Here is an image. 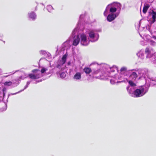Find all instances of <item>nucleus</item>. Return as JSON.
Returning <instances> with one entry per match:
<instances>
[{"label": "nucleus", "instance_id": "obj_1", "mask_svg": "<svg viewBox=\"0 0 156 156\" xmlns=\"http://www.w3.org/2000/svg\"><path fill=\"white\" fill-rule=\"evenodd\" d=\"M128 70L126 67H122L120 69V73L119 75H114L113 76H109L112 77L110 80V83L112 84H114L115 83H120L122 82L123 80L121 81H118V80H122V79L127 80V78H129L130 79L132 80H135L138 77L136 73L133 70ZM123 80V81H124Z\"/></svg>", "mask_w": 156, "mask_h": 156}, {"label": "nucleus", "instance_id": "obj_2", "mask_svg": "<svg viewBox=\"0 0 156 156\" xmlns=\"http://www.w3.org/2000/svg\"><path fill=\"white\" fill-rule=\"evenodd\" d=\"M84 17L83 14L80 15L77 27L73 30L72 32V36L73 37V45L74 46H76L80 41V35H78V32L83 31L84 29L83 25L81 24V20Z\"/></svg>", "mask_w": 156, "mask_h": 156}, {"label": "nucleus", "instance_id": "obj_3", "mask_svg": "<svg viewBox=\"0 0 156 156\" xmlns=\"http://www.w3.org/2000/svg\"><path fill=\"white\" fill-rule=\"evenodd\" d=\"M101 32V28L90 29L88 30L86 33L88 35V39L90 42H95L97 41L99 37L98 32Z\"/></svg>", "mask_w": 156, "mask_h": 156}, {"label": "nucleus", "instance_id": "obj_4", "mask_svg": "<svg viewBox=\"0 0 156 156\" xmlns=\"http://www.w3.org/2000/svg\"><path fill=\"white\" fill-rule=\"evenodd\" d=\"M121 5L119 3L117 2H114L108 5L106 7L105 10L104 12V15L105 16H107L108 12V11L110 13H114L116 12H119L121 10Z\"/></svg>", "mask_w": 156, "mask_h": 156}, {"label": "nucleus", "instance_id": "obj_5", "mask_svg": "<svg viewBox=\"0 0 156 156\" xmlns=\"http://www.w3.org/2000/svg\"><path fill=\"white\" fill-rule=\"evenodd\" d=\"M147 86H141L135 90L129 91V93L131 96L134 97H142L148 91V88Z\"/></svg>", "mask_w": 156, "mask_h": 156}, {"label": "nucleus", "instance_id": "obj_6", "mask_svg": "<svg viewBox=\"0 0 156 156\" xmlns=\"http://www.w3.org/2000/svg\"><path fill=\"white\" fill-rule=\"evenodd\" d=\"M138 73L140 76L139 78H144L145 79L146 81V86H147L148 87H149L150 86L156 85V84H151V81L150 80L149 82H147V80L148 79H151L152 78H156L148 77V70L146 68L142 69H140L138 70Z\"/></svg>", "mask_w": 156, "mask_h": 156}, {"label": "nucleus", "instance_id": "obj_7", "mask_svg": "<svg viewBox=\"0 0 156 156\" xmlns=\"http://www.w3.org/2000/svg\"><path fill=\"white\" fill-rule=\"evenodd\" d=\"M47 70V69L44 68H43L41 71L38 69H34L32 71V73L28 74V76L30 79L33 80L39 79L43 76L42 73H44Z\"/></svg>", "mask_w": 156, "mask_h": 156}, {"label": "nucleus", "instance_id": "obj_8", "mask_svg": "<svg viewBox=\"0 0 156 156\" xmlns=\"http://www.w3.org/2000/svg\"><path fill=\"white\" fill-rule=\"evenodd\" d=\"M94 64L98 66L99 67H102V70L105 71H107L110 73L118 71V67L115 66H113L112 67H111L109 65L105 64H101L99 65L95 63Z\"/></svg>", "mask_w": 156, "mask_h": 156}, {"label": "nucleus", "instance_id": "obj_9", "mask_svg": "<svg viewBox=\"0 0 156 156\" xmlns=\"http://www.w3.org/2000/svg\"><path fill=\"white\" fill-rule=\"evenodd\" d=\"M68 54L67 52L64 55L61 60H59L57 62L56 67L57 68L60 69L61 70H64L66 67L65 63L66 60V58Z\"/></svg>", "mask_w": 156, "mask_h": 156}, {"label": "nucleus", "instance_id": "obj_10", "mask_svg": "<svg viewBox=\"0 0 156 156\" xmlns=\"http://www.w3.org/2000/svg\"><path fill=\"white\" fill-rule=\"evenodd\" d=\"M80 39L81 44L84 46H87L90 41L87 38L86 35L84 33L81 34L80 35Z\"/></svg>", "mask_w": 156, "mask_h": 156}, {"label": "nucleus", "instance_id": "obj_11", "mask_svg": "<svg viewBox=\"0 0 156 156\" xmlns=\"http://www.w3.org/2000/svg\"><path fill=\"white\" fill-rule=\"evenodd\" d=\"M26 77V76H21L18 79H17L14 81H13L12 82L11 81L5 82V83L4 85L5 86H9L11 85L12 84H13L15 85L14 86V87L16 86L19 84L20 83L19 82V81H20L21 79H23Z\"/></svg>", "mask_w": 156, "mask_h": 156}, {"label": "nucleus", "instance_id": "obj_12", "mask_svg": "<svg viewBox=\"0 0 156 156\" xmlns=\"http://www.w3.org/2000/svg\"><path fill=\"white\" fill-rule=\"evenodd\" d=\"M75 73L73 76V80L76 81H80L81 80L82 73L81 72H77V69L76 67L74 70Z\"/></svg>", "mask_w": 156, "mask_h": 156}, {"label": "nucleus", "instance_id": "obj_13", "mask_svg": "<svg viewBox=\"0 0 156 156\" xmlns=\"http://www.w3.org/2000/svg\"><path fill=\"white\" fill-rule=\"evenodd\" d=\"M148 20L152 19L150 22L154 23L156 21V12L153 10H151L148 12Z\"/></svg>", "mask_w": 156, "mask_h": 156}, {"label": "nucleus", "instance_id": "obj_14", "mask_svg": "<svg viewBox=\"0 0 156 156\" xmlns=\"http://www.w3.org/2000/svg\"><path fill=\"white\" fill-rule=\"evenodd\" d=\"M119 14V12H116L115 13H110L107 16V20L108 22H112L114 20Z\"/></svg>", "mask_w": 156, "mask_h": 156}, {"label": "nucleus", "instance_id": "obj_15", "mask_svg": "<svg viewBox=\"0 0 156 156\" xmlns=\"http://www.w3.org/2000/svg\"><path fill=\"white\" fill-rule=\"evenodd\" d=\"M153 23L150 22V25L146 27L147 29L151 34L156 32V24L153 25Z\"/></svg>", "mask_w": 156, "mask_h": 156}, {"label": "nucleus", "instance_id": "obj_16", "mask_svg": "<svg viewBox=\"0 0 156 156\" xmlns=\"http://www.w3.org/2000/svg\"><path fill=\"white\" fill-rule=\"evenodd\" d=\"M145 52L147 58H150L152 56L153 52L151 49L149 47H147L145 49Z\"/></svg>", "mask_w": 156, "mask_h": 156}, {"label": "nucleus", "instance_id": "obj_17", "mask_svg": "<svg viewBox=\"0 0 156 156\" xmlns=\"http://www.w3.org/2000/svg\"><path fill=\"white\" fill-rule=\"evenodd\" d=\"M28 16L29 19L33 21L35 20L37 18V15L36 13L33 11L28 12Z\"/></svg>", "mask_w": 156, "mask_h": 156}, {"label": "nucleus", "instance_id": "obj_18", "mask_svg": "<svg viewBox=\"0 0 156 156\" xmlns=\"http://www.w3.org/2000/svg\"><path fill=\"white\" fill-rule=\"evenodd\" d=\"M129 84L130 86L126 88L128 92L129 90H130V91L133 90L134 89L133 87L136 86L135 83L132 80H129Z\"/></svg>", "mask_w": 156, "mask_h": 156}, {"label": "nucleus", "instance_id": "obj_19", "mask_svg": "<svg viewBox=\"0 0 156 156\" xmlns=\"http://www.w3.org/2000/svg\"><path fill=\"white\" fill-rule=\"evenodd\" d=\"M139 33L140 37L144 40L146 41L147 42H148L149 41L151 40L150 39V36L149 35L147 34H143L140 33Z\"/></svg>", "mask_w": 156, "mask_h": 156}, {"label": "nucleus", "instance_id": "obj_20", "mask_svg": "<svg viewBox=\"0 0 156 156\" xmlns=\"http://www.w3.org/2000/svg\"><path fill=\"white\" fill-rule=\"evenodd\" d=\"M136 55L137 56L141 59H143L145 58L144 51L142 50L139 51Z\"/></svg>", "mask_w": 156, "mask_h": 156}, {"label": "nucleus", "instance_id": "obj_21", "mask_svg": "<svg viewBox=\"0 0 156 156\" xmlns=\"http://www.w3.org/2000/svg\"><path fill=\"white\" fill-rule=\"evenodd\" d=\"M31 82V81H28L26 85L24 87V89L20 91L16 92V93H11L10 94L8 95V97L10 96V95H14L16 94H17L23 91L24 90L26 89L28 87L29 85L30 84V83Z\"/></svg>", "mask_w": 156, "mask_h": 156}, {"label": "nucleus", "instance_id": "obj_22", "mask_svg": "<svg viewBox=\"0 0 156 156\" xmlns=\"http://www.w3.org/2000/svg\"><path fill=\"white\" fill-rule=\"evenodd\" d=\"M39 53L41 55H44V56L47 55L49 57L50 55V53L44 50H41L39 51Z\"/></svg>", "mask_w": 156, "mask_h": 156}, {"label": "nucleus", "instance_id": "obj_23", "mask_svg": "<svg viewBox=\"0 0 156 156\" xmlns=\"http://www.w3.org/2000/svg\"><path fill=\"white\" fill-rule=\"evenodd\" d=\"M83 70V72H84L86 75L89 74L92 71L91 69L88 67H85Z\"/></svg>", "mask_w": 156, "mask_h": 156}, {"label": "nucleus", "instance_id": "obj_24", "mask_svg": "<svg viewBox=\"0 0 156 156\" xmlns=\"http://www.w3.org/2000/svg\"><path fill=\"white\" fill-rule=\"evenodd\" d=\"M149 7V5L148 4H147L144 5L143 10V12L144 13H145L147 12V11Z\"/></svg>", "mask_w": 156, "mask_h": 156}, {"label": "nucleus", "instance_id": "obj_25", "mask_svg": "<svg viewBox=\"0 0 156 156\" xmlns=\"http://www.w3.org/2000/svg\"><path fill=\"white\" fill-rule=\"evenodd\" d=\"M150 80L151 81V84H156V78H152L151 79H148L147 80V82H149Z\"/></svg>", "mask_w": 156, "mask_h": 156}, {"label": "nucleus", "instance_id": "obj_26", "mask_svg": "<svg viewBox=\"0 0 156 156\" xmlns=\"http://www.w3.org/2000/svg\"><path fill=\"white\" fill-rule=\"evenodd\" d=\"M47 9L49 12H51L53 9L51 5H49L47 6Z\"/></svg>", "mask_w": 156, "mask_h": 156}, {"label": "nucleus", "instance_id": "obj_27", "mask_svg": "<svg viewBox=\"0 0 156 156\" xmlns=\"http://www.w3.org/2000/svg\"><path fill=\"white\" fill-rule=\"evenodd\" d=\"M70 41L69 40L67 41L63 44V46L65 47L69 46V45Z\"/></svg>", "mask_w": 156, "mask_h": 156}, {"label": "nucleus", "instance_id": "obj_28", "mask_svg": "<svg viewBox=\"0 0 156 156\" xmlns=\"http://www.w3.org/2000/svg\"><path fill=\"white\" fill-rule=\"evenodd\" d=\"M66 76V73L64 72H62L60 73V76L61 78H65Z\"/></svg>", "mask_w": 156, "mask_h": 156}, {"label": "nucleus", "instance_id": "obj_29", "mask_svg": "<svg viewBox=\"0 0 156 156\" xmlns=\"http://www.w3.org/2000/svg\"><path fill=\"white\" fill-rule=\"evenodd\" d=\"M148 42L149 43V44L153 46L155 45L156 44V43L155 41H153L151 40H149Z\"/></svg>", "mask_w": 156, "mask_h": 156}, {"label": "nucleus", "instance_id": "obj_30", "mask_svg": "<svg viewBox=\"0 0 156 156\" xmlns=\"http://www.w3.org/2000/svg\"><path fill=\"white\" fill-rule=\"evenodd\" d=\"M16 71H15V72L13 73V72H10L8 73H6V74H8V75H5L4 76V77H7L9 76L12 75V74H14L15 72H16Z\"/></svg>", "mask_w": 156, "mask_h": 156}, {"label": "nucleus", "instance_id": "obj_31", "mask_svg": "<svg viewBox=\"0 0 156 156\" xmlns=\"http://www.w3.org/2000/svg\"><path fill=\"white\" fill-rule=\"evenodd\" d=\"M2 91L3 92V96L5 95V94L6 93V89L5 87H4L2 89Z\"/></svg>", "mask_w": 156, "mask_h": 156}, {"label": "nucleus", "instance_id": "obj_32", "mask_svg": "<svg viewBox=\"0 0 156 156\" xmlns=\"http://www.w3.org/2000/svg\"><path fill=\"white\" fill-rule=\"evenodd\" d=\"M100 69H99V70H97L96 71H94V73L96 74H98V73H99V72H100Z\"/></svg>", "mask_w": 156, "mask_h": 156}, {"label": "nucleus", "instance_id": "obj_33", "mask_svg": "<svg viewBox=\"0 0 156 156\" xmlns=\"http://www.w3.org/2000/svg\"><path fill=\"white\" fill-rule=\"evenodd\" d=\"M152 38H154V39L156 40V36H153L152 37Z\"/></svg>", "mask_w": 156, "mask_h": 156}, {"label": "nucleus", "instance_id": "obj_34", "mask_svg": "<svg viewBox=\"0 0 156 156\" xmlns=\"http://www.w3.org/2000/svg\"><path fill=\"white\" fill-rule=\"evenodd\" d=\"M2 73V69L0 68V75Z\"/></svg>", "mask_w": 156, "mask_h": 156}, {"label": "nucleus", "instance_id": "obj_35", "mask_svg": "<svg viewBox=\"0 0 156 156\" xmlns=\"http://www.w3.org/2000/svg\"><path fill=\"white\" fill-rule=\"evenodd\" d=\"M141 44H142L143 45H144V44H143L142 43H141Z\"/></svg>", "mask_w": 156, "mask_h": 156}]
</instances>
